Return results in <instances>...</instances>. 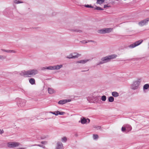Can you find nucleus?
Wrapping results in <instances>:
<instances>
[{"mask_svg":"<svg viewBox=\"0 0 149 149\" xmlns=\"http://www.w3.org/2000/svg\"><path fill=\"white\" fill-rule=\"evenodd\" d=\"M93 137L94 139H98V135L97 134H93Z\"/></svg>","mask_w":149,"mask_h":149,"instance_id":"nucleus-29","label":"nucleus"},{"mask_svg":"<svg viewBox=\"0 0 149 149\" xmlns=\"http://www.w3.org/2000/svg\"><path fill=\"white\" fill-rule=\"evenodd\" d=\"M143 40H138L134 43L132 44L129 45L128 47L130 48H133L134 47L140 45L143 42Z\"/></svg>","mask_w":149,"mask_h":149,"instance_id":"nucleus-8","label":"nucleus"},{"mask_svg":"<svg viewBox=\"0 0 149 149\" xmlns=\"http://www.w3.org/2000/svg\"><path fill=\"white\" fill-rule=\"evenodd\" d=\"M1 50L3 52L7 53H16V52L13 50H6L2 49Z\"/></svg>","mask_w":149,"mask_h":149,"instance_id":"nucleus-15","label":"nucleus"},{"mask_svg":"<svg viewBox=\"0 0 149 149\" xmlns=\"http://www.w3.org/2000/svg\"><path fill=\"white\" fill-rule=\"evenodd\" d=\"M58 114L60 115H63L65 113V112H60L58 111Z\"/></svg>","mask_w":149,"mask_h":149,"instance_id":"nucleus-36","label":"nucleus"},{"mask_svg":"<svg viewBox=\"0 0 149 149\" xmlns=\"http://www.w3.org/2000/svg\"><path fill=\"white\" fill-rule=\"evenodd\" d=\"M97 32L98 33L101 34L106 33V31H105V28L98 30Z\"/></svg>","mask_w":149,"mask_h":149,"instance_id":"nucleus-19","label":"nucleus"},{"mask_svg":"<svg viewBox=\"0 0 149 149\" xmlns=\"http://www.w3.org/2000/svg\"><path fill=\"white\" fill-rule=\"evenodd\" d=\"M20 145L18 142H8L7 143V146L9 148H13L17 147Z\"/></svg>","mask_w":149,"mask_h":149,"instance_id":"nucleus-7","label":"nucleus"},{"mask_svg":"<svg viewBox=\"0 0 149 149\" xmlns=\"http://www.w3.org/2000/svg\"><path fill=\"white\" fill-rule=\"evenodd\" d=\"M58 111H56L54 112V115L56 116H57L58 115Z\"/></svg>","mask_w":149,"mask_h":149,"instance_id":"nucleus-37","label":"nucleus"},{"mask_svg":"<svg viewBox=\"0 0 149 149\" xmlns=\"http://www.w3.org/2000/svg\"><path fill=\"white\" fill-rule=\"evenodd\" d=\"M101 100L103 101H105L106 100V97L105 95H103L102 96Z\"/></svg>","mask_w":149,"mask_h":149,"instance_id":"nucleus-26","label":"nucleus"},{"mask_svg":"<svg viewBox=\"0 0 149 149\" xmlns=\"http://www.w3.org/2000/svg\"><path fill=\"white\" fill-rule=\"evenodd\" d=\"M67 141V138L66 137H64L62 138V141L63 142H65Z\"/></svg>","mask_w":149,"mask_h":149,"instance_id":"nucleus-33","label":"nucleus"},{"mask_svg":"<svg viewBox=\"0 0 149 149\" xmlns=\"http://www.w3.org/2000/svg\"><path fill=\"white\" fill-rule=\"evenodd\" d=\"M38 72V71L36 69H32L26 71L23 70L20 73L21 76H26V77H31L35 75Z\"/></svg>","mask_w":149,"mask_h":149,"instance_id":"nucleus-1","label":"nucleus"},{"mask_svg":"<svg viewBox=\"0 0 149 149\" xmlns=\"http://www.w3.org/2000/svg\"><path fill=\"white\" fill-rule=\"evenodd\" d=\"M86 120H87V123H89L90 122V119H89V118H87L86 119Z\"/></svg>","mask_w":149,"mask_h":149,"instance_id":"nucleus-40","label":"nucleus"},{"mask_svg":"<svg viewBox=\"0 0 149 149\" xmlns=\"http://www.w3.org/2000/svg\"><path fill=\"white\" fill-rule=\"evenodd\" d=\"M95 128H96L97 130H101V127L100 126H95L94 127Z\"/></svg>","mask_w":149,"mask_h":149,"instance_id":"nucleus-35","label":"nucleus"},{"mask_svg":"<svg viewBox=\"0 0 149 149\" xmlns=\"http://www.w3.org/2000/svg\"><path fill=\"white\" fill-rule=\"evenodd\" d=\"M71 101V100L70 99L63 100H60L58 102V104H63L68 102H69Z\"/></svg>","mask_w":149,"mask_h":149,"instance_id":"nucleus-12","label":"nucleus"},{"mask_svg":"<svg viewBox=\"0 0 149 149\" xmlns=\"http://www.w3.org/2000/svg\"><path fill=\"white\" fill-rule=\"evenodd\" d=\"M84 6L86 8H93V6H92L91 5H84Z\"/></svg>","mask_w":149,"mask_h":149,"instance_id":"nucleus-31","label":"nucleus"},{"mask_svg":"<svg viewBox=\"0 0 149 149\" xmlns=\"http://www.w3.org/2000/svg\"><path fill=\"white\" fill-rule=\"evenodd\" d=\"M45 138V137H44V138H42V137H41V139H44Z\"/></svg>","mask_w":149,"mask_h":149,"instance_id":"nucleus-46","label":"nucleus"},{"mask_svg":"<svg viewBox=\"0 0 149 149\" xmlns=\"http://www.w3.org/2000/svg\"><path fill=\"white\" fill-rule=\"evenodd\" d=\"M62 67L63 65H55L54 66H49L46 67H42L41 68V70H44L46 69L49 70H58L60 69Z\"/></svg>","mask_w":149,"mask_h":149,"instance_id":"nucleus-5","label":"nucleus"},{"mask_svg":"<svg viewBox=\"0 0 149 149\" xmlns=\"http://www.w3.org/2000/svg\"><path fill=\"white\" fill-rule=\"evenodd\" d=\"M126 131L127 132L131 131L132 129V127L131 125H128L126 126Z\"/></svg>","mask_w":149,"mask_h":149,"instance_id":"nucleus-17","label":"nucleus"},{"mask_svg":"<svg viewBox=\"0 0 149 149\" xmlns=\"http://www.w3.org/2000/svg\"><path fill=\"white\" fill-rule=\"evenodd\" d=\"M86 41H88V40L87 41L83 40V41H81V42L85 44L86 43H85V42Z\"/></svg>","mask_w":149,"mask_h":149,"instance_id":"nucleus-42","label":"nucleus"},{"mask_svg":"<svg viewBox=\"0 0 149 149\" xmlns=\"http://www.w3.org/2000/svg\"><path fill=\"white\" fill-rule=\"evenodd\" d=\"M141 81V79H138L137 80L134 81L131 85V89L134 90L138 89L140 85Z\"/></svg>","mask_w":149,"mask_h":149,"instance_id":"nucleus-4","label":"nucleus"},{"mask_svg":"<svg viewBox=\"0 0 149 149\" xmlns=\"http://www.w3.org/2000/svg\"><path fill=\"white\" fill-rule=\"evenodd\" d=\"M13 2L15 3L16 4H19L20 3H23L22 1H21L18 0H14Z\"/></svg>","mask_w":149,"mask_h":149,"instance_id":"nucleus-25","label":"nucleus"},{"mask_svg":"<svg viewBox=\"0 0 149 149\" xmlns=\"http://www.w3.org/2000/svg\"><path fill=\"white\" fill-rule=\"evenodd\" d=\"M26 102L24 100H22L21 99L18 98L17 99V104L18 107H24Z\"/></svg>","mask_w":149,"mask_h":149,"instance_id":"nucleus-6","label":"nucleus"},{"mask_svg":"<svg viewBox=\"0 0 149 149\" xmlns=\"http://www.w3.org/2000/svg\"><path fill=\"white\" fill-rule=\"evenodd\" d=\"M88 42H93L94 43H96V42L95 41L92 40H88V41H86L85 43H87Z\"/></svg>","mask_w":149,"mask_h":149,"instance_id":"nucleus-30","label":"nucleus"},{"mask_svg":"<svg viewBox=\"0 0 149 149\" xmlns=\"http://www.w3.org/2000/svg\"><path fill=\"white\" fill-rule=\"evenodd\" d=\"M89 59H86L84 60H81L79 61H78L77 62V63H82V64H85L86 63L87 61H89Z\"/></svg>","mask_w":149,"mask_h":149,"instance_id":"nucleus-14","label":"nucleus"},{"mask_svg":"<svg viewBox=\"0 0 149 149\" xmlns=\"http://www.w3.org/2000/svg\"><path fill=\"white\" fill-rule=\"evenodd\" d=\"M106 33H109L112 31L113 29L111 28H105Z\"/></svg>","mask_w":149,"mask_h":149,"instance_id":"nucleus-18","label":"nucleus"},{"mask_svg":"<svg viewBox=\"0 0 149 149\" xmlns=\"http://www.w3.org/2000/svg\"><path fill=\"white\" fill-rule=\"evenodd\" d=\"M29 83L31 85H33L35 84V80L34 78H31L29 79Z\"/></svg>","mask_w":149,"mask_h":149,"instance_id":"nucleus-16","label":"nucleus"},{"mask_svg":"<svg viewBox=\"0 0 149 149\" xmlns=\"http://www.w3.org/2000/svg\"><path fill=\"white\" fill-rule=\"evenodd\" d=\"M114 98L112 96L109 97L108 98V101L109 102H112L114 101Z\"/></svg>","mask_w":149,"mask_h":149,"instance_id":"nucleus-22","label":"nucleus"},{"mask_svg":"<svg viewBox=\"0 0 149 149\" xmlns=\"http://www.w3.org/2000/svg\"><path fill=\"white\" fill-rule=\"evenodd\" d=\"M121 130L123 132H124L125 131H127L126 127H122Z\"/></svg>","mask_w":149,"mask_h":149,"instance_id":"nucleus-34","label":"nucleus"},{"mask_svg":"<svg viewBox=\"0 0 149 149\" xmlns=\"http://www.w3.org/2000/svg\"><path fill=\"white\" fill-rule=\"evenodd\" d=\"M3 13L7 17H12L13 16V8L11 7L6 8L3 11Z\"/></svg>","mask_w":149,"mask_h":149,"instance_id":"nucleus-3","label":"nucleus"},{"mask_svg":"<svg viewBox=\"0 0 149 149\" xmlns=\"http://www.w3.org/2000/svg\"><path fill=\"white\" fill-rule=\"evenodd\" d=\"M109 6H108L107 5H104V8H106L107 7H108Z\"/></svg>","mask_w":149,"mask_h":149,"instance_id":"nucleus-41","label":"nucleus"},{"mask_svg":"<svg viewBox=\"0 0 149 149\" xmlns=\"http://www.w3.org/2000/svg\"><path fill=\"white\" fill-rule=\"evenodd\" d=\"M95 98L96 99H98V97H96Z\"/></svg>","mask_w":149,"mask_h":149,"instance_id":"nucleus-45","label":"nucleus"},{"mask_svg":"<svg viewBox=\"0 0 149 149\" xmlns=\"http://www.w3.org/2000/svg\"><path fill=\"white\" fill-rule=\"evenodd\" d=\"M149 87V85L148 84H145L143 86V89L144 90L147 89Z\"/></svg>","mask_w":149,"mask_h":149,"instance_id":"nucleus-23","label":"nucleus"},{"mask_svg":"<svg viewBox=\"0 0 149 149\" xmlns=\"http://www.w3.org/2000/svg\"><path fill=\"white\" fill-rule=\"evenodd\" d=\"M81 55V54L76 53H74L73 54H70L68 56L66 57V58H78L79 56Z\"/></svg>","mask_w":149,"mask_h":149,"instance_id":"nucleus-9","label":"nucleus"},{"mask_svg":"<svg viewBox=\"0 0 149 149\" xmlns=\"http://www.w3.org/2000/svg\"><path fill=\"white\" fill-rule=\"evenodd\" d=\"M117 56V55L113 54L102 57L101 58V61L99 62L97 65H99L108 62L110 61L111 59L115 58Z\"/></svg>","mask_w":149,"mask_h":149,"instance_id":"nucleus-2","label":"nucleus"},{"mask_svg":"<svg viewBox=\"0 0 149 149\" xmlns=\"http://www.w3.org/2000/svg\"><path fill=\"white\" fill-rule=\"evenodd\" d=\"M95 9L97 10H103V9L102 8L100 7L96 6V8H95Z\"/></svg>","mask_w":149,"mask_h":149,"instance_id":"nucleus-27","label":"nucleus"},{"mask_svg":"<svg viewBox=\"0 0 149 149\" xmlns=\"http://www.w3.org/2000/svg\"><path fill=\"white\" fill-rule=\"evenodd\" d=\"M50 113H52V114H54V113H54V112H50Z\"/></svg>","mask_w":149,"mask_h":149,"instance_id":"nucleus-43","label":"nucleus"},{"mask_svg":"<svg viewBox=\"0 0 149 149\" xmlns=\"http://www.w3.org/2000/svg\"><path fill=\"white\" fill-rule=\"evenodd\" d=\"M47 142L45 141H42L41 142V143L43 144H45L47 143Z\"/></svg>","mask_w":149,"mask_h":149,"instance_id":"nucleus-38","label":"nucleus"},{"mask_svg":"<svg viewBox=\"0 0 149 149\" xmlns=\"http://www.w3.org/2000/svg\"><path fill=\"white\" fill-rule=\"evenodd\" d=\"M55 149H64L62 143L60 141L57 142L56 144Z\"/></svg>","mask_w":149,"mask_h":149,"instance_id":"nucleus-10","label":"nucleus"},{"mask_svg":"<svg viewBox=\"0 0 149 149\" xmlns=\"http://www.w3.org/2000/svg\"><path fill=\"white\" fill-rule=\"evenodd\" d=\"M148 49H149V43H148Z\"/></svg>","mask_w":149,"mask_h":149,"instance_id":"nucleus-44","label":"nucleus"},{"mask_svg":"<svg viewBox=\"0 0 149 149\" xmlns=\"http://www.w3.org/2000/svg\"><path fill=\"white\" fill-rule=\"evenodd\" d=\"M6 57L3 55H0V59L3 60L5 59Z\"/></svg>","mask_w":149,"mask_h":149,"instance_id":"nucleus-32","label":"nucleus"},{"mask_svg":"<svg viewBox=\"0 0 149 149\" xmlns=\"http://www.w3.org/2000/svg\"><path fill=\"white\" fill-rule=\"evenodd\" d=\"M54 90L53 89L49 88L48 89V91L49 94H52L54 92Z\"/></svg>","mask_w":149,"mask_h":149,"instance_id":"nucleus-21","label":"nucleus"},{"mask_svg":"<svg viewBox=\"0 0 149 149\" xmlns=\"http://www.w3.org/2000/svg\"><path fill=\"white\" fill-rule=\"evenodd\" d=\"M149 21V18H147L146 19L141 21L139 22L138 24L141 26H143L146 24Z\"/></svg>","mask_w":149,"mask_h":149,"instance_id":"nucleus-11","label":"nucleus"},{"mask_svg":"<svg viewBox=\"0 0 149 149\" xmlns=\"http://www.w3.org/2000/svg\"><path fill=\"white\" fill-rule=\"evenodd\" d=\"M112 95L115 97H116L119 96L118 93L116 92H113L112 93Z\"/></svg>","mask_w":149,"mask_h":149,"instance_id":"nucleus-20","label":"nucleus"},{"mask_svg":"<svg viewBox=\"0 0 149 149\" xmlns=\"http://www.w3.org/2000/svg\"><path fill=\"white\" fill-rule=\"evenodd\" d=\"M71 31L74 32H81V30H78L77 29H72Z\"/></svg>","mask_w":149,"mask_h":149,"instance_id":"nucleus-28","label":"nucleus"},{"mask_svg":"<svg viewBox=\"0 0 149 149\" xmlns=\"http://www.w3.org/2000/svg\"><path fill=\"white\" fill-rule=\"evenodd\" d=\"M79 122H81V123L82 124H87V120L85 118L83 117L82 118H81V120L79 121Z\"/></svg>","mask_w":149,"mask_h":149,"instance_id":"nucleus-13","label":"nucleus"},{"mask_svg":"<svg viewBox=\"0 0 149 149\" xmlns=\"http://www.w3.org/2000/svg\"><path fill=\"white\" fill-rule=\"evenodd\" d=\"M4 132V131L3 130L0 129V134H1Z\"/></svg>","mask_w":149,"mask_h":149,"instance_id":"nucleus-39","label":"nucleus"},{"mask_svg":"<svg viewBox=\"0 0 149 149\" xmlns=\"http://www.w3.org/2000/svg\"><path fill=\"white\" fill-rule=\"evenodd\" d=\"M117 1H118V0H116Z\"/></svg>","mask_w":149,"mask_h":149,"instance_id":"nucleus-47","label":"nucleus"},{"mask_svg":"<svg viewBox=\"0 0 149 149\" xmlns=\"http://www.w3.org/2000/svg\"><path fill=\"white\" fill-rule=\"evenodd\" d=\"M39 146L40 147L42 148H45V146L43 145H41L40 144H35V145H33L31 146Z\"/></svg>","mask_w":149,"mask_h":149,"instance_id":"nucleus-24","label":"nucleus"}]
</instances>
